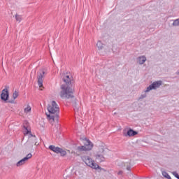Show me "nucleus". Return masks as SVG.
<instances>
[{
	"instance_id": "1",
	"label": "nucleus",
	"mask_w": 179,
	"mask_h": 179,
	"mask_svg": "<svg viewBox=\"0 0 179 179\" xmlns=\"http://www.w3.org/2000/svg\"><path fill=\"white\" fill-rule=\"evenodd\" d=\"M48 111L49 113H46V115L50 122L58 121L59 117V106H58L55 101H52L51 103L48 104Z\"/></svg>"
},
{
	"instance_id": "2",
	"label": "nucleus",
	"mask_w": 179,
	"mask_h": 179,
	"mask_svg": "<svg viewBox=\"0 0 179 179\" xmlns=\"http://www.w3.org/2000/svg\"><path fill=\"white\" fill-rule=\"evenodd\" d=\"M24 129L26 130L24 135H29L28 140L24 144L25 149L29 150L30 149H33V146L34 145L38 146L39 143L37 142V137L35 135L31 134V131L29 130L27 125H24Z\"/></svg>"
},
{
	"instance_id": "3",
	"label": "nucleus",
	"mask_w": 179,
	"mask_h": 179,
	"mask_svg": "<svg viewBox=\"0 0 179 179\" xmlns=\"http://www.w3.org/2000/svg\"><path fill=\"white\" fill-rule=\"evenodd\" d=\"M61 91L59 92V96L61 99L65 100H69L71 99H75L73 96V89L69 85H62L60 86Z\"/></svg>"
},
{
	"instance_id": "4",
	"label": "nucleus",
	"mask_w": 179,
	"mask_h": 179,
	"mask_svg": "<svg viewBox=\"0 0 179 179\" xmlns=\"http://www.w3.org/2000/svg\"><path fill=\"white\" fill-rule=\"evenodd\" d=\"M81 159L84 163H85L86 165L88 166V167H91V169H94L95 170H97V169H100V170H104L101 168H100V166L99 164H96L92 158L89 156H83L81 157Z\"/></svg>"
},
{
	"instance_id": "5",
	"label": "nucleus",
	"mask_w": 179,
	"mask_h": 179,
	"mask_svg": "<svg viewBox=\"0 0 179 179\" xmlns=\"http://www.w3.org/2000/svg\"><path fill=\"white\" fill-rule=\"evenodd\" d=\"M86 143L84 145L78 146L76 150L78 152H90L93 149V143H92L90 140L85 138Z\"/></svg>"
},
{
	"instance_id": "6",
	"label": "nucleus",
	"mask_w": 179,
	"mask_h": 179,
	"mask_svg": "<svg viewBox=\"0 0 179 179\" xmlns=\"http://www.w3.org/2000/svg\"><path fill=\"white\" fill-rule=\"evenodd\" d=\"M106 150H107L106 148L104 147H101L99 149V151L96 155H95L94 157L98 162H105L106 161V157H104V155H106Z\"/></svg>"
},
{
	"instance_id": "7",
	"label": "nucleus",
	"mask_w": 179,
	"mask_h": 179,
	"mask_svg": "<svg viewBox=\"0 0 179 179\" xmlns=\"http://www.w3.org/2000/svg\"><path fill=\"white\" fill-rule=\"evenodd\" d=\"M62 76L63 82L66 83L63 85H65L66 86H71V85H72V82H73V77H72V75L68 73H64Z\"/></svg>"
},
{
	"instance_id": "8",
	"label": "nucleus",
	"mask_w": 179,
	"mask_h": 179,
	"mask_svg": "<svg viewBox=\"0 0 179 179\" xmlns=\"http://www.w3.org/2000/svg\"><path fill=\"white\" fill-rule=\"evenodd\" d=\"M162 85H163V81H155L147 87L146 90L145 91V93H148V92H150V90H155V89L160 87Z\"/></svg>"
},
{
	"instance_id": "9",
	"label": "nucleus",
	"mask_w": 179,
	"mask_h": 179,
	"mask_svg": "<svg viewBox=\"0 0 179 179\" xmlns=\"http://www.w3.org/2000/svg\"><path fill=\"white\" fill-rule=\"evenodd\" d=\"M49 149L55 153H60V156H66V151L62 150L61 148L55 147V145H50Z\"/></svg>"
},
{
	"instance_id": "10",
	"label": "nucleus",
	"mask_w": 179,
	"mask_h": 179,
	"mask_svg": "<svg viewBox=\"0 0 179 179\" xmlns=\"http://www.w3.org/2000/svg\"><path fill=\"white\" fill-rule=\"evenodd\" d=\"M33 157V155L31 153H29L25 157L20 160L17 164V167H20V166H23V164H25L26 162L29 160V159H31Z\"/></svg>"
},
{
	"instance_id": "11",
	"label": "nucleus",
	"mask_w": 179,
	"mask_h": 179,
	"mask_svg": "<svg viewBox=\"0 0 179 179\" xmlns=\"http://www.w3.org/2000/svg\"><path fill=\"white\" fill-rule=\"evenodd\" d=\"M123 135L124 136H129L131 138V136H135V135H138V132L135 131L132 129H129L128 131L127 129L123 130Z\"/></svg>"
},
{
	"instance_id": "12",
	"label": "nucleus",
	"mask_w": 179,
	"mask_h": 179,
	"mask_svg": "<svg viewBox=\"0 0 179 179\" xmlns=\"http://www.w3.org/2000/svg\"><path fill=\"white\" fill-rule=\"evenodd\" d=\"M44 75H45V71H42V73H40L38 76H37V83H38V85L39 86L40 88L41 87H44L43 86V78H44Z\"/></svg>"
},
{
	"instance_id": "13",
	"label": "nucleus",
	"mask_w": 179,
	"mask_h": 179,
	"mask_svg": "<svg viewBox=\"0 0 179 179\" xmlns=\"http://www.w3.org/2000/svg\"><path fill=\"white\" fill-rule=\"evenodd\" d=\"M1 99L3 101H7L8 99H9V90L7 88H5L2 90L1 94Z\"/></svg>"
},
{
	"instance_id": "14",
	"label": "nucleus",
	"mask_w": 179,
	"mask_h": 179,
	"mask_svg": "<svg viewBox=\"0 0 179 179\" xmlns=\"http://www.w3.org/2000/svg\"><path fill=\"white\" fill-rule=\"evenodd\" d=\"M146 57L145 56H140L137 58V62L139 65H143L145 62H146Z\"/></svg>"
},
{
	"instance_id": "15",
	"label": "nucleus",
	"mask_w": 179,
	"mask_h": 179,
	"mask_svg": "<svg viewBox=\"0 0 179 179\" xmlns=\"http://www.w3.org/2000/svg\"><path fill=\"white\" fill-rule=\"evenodd\" d=\"M96 47H97L98 50H101L102 48H104V44H103V43H101V41H99L96 43Z\"/></svg>"
},
{
	"instance_id": "16",
	"label": "nucleus",
	"mask_w": 179,
	"mask_h": 179,
	"mask_svg": "<svg viewBox=\"0 0 179 179\" xmlns=\"http://www.w3.org/2000/svg\"><path fill=\"white\" fill-rule=\"evenodd\" d=\"M31 111V107L29 105L24 109V112L25 114H29Z\"/></svg>"
},
{
	"instance_id": "17",
	"label": "nucleus",
	"mask_w": 179,
	"mask_h": 179,
	"mask_svg": "<svg viewBox=\"0 0 179 179\" xmlns=\"http://www.w3.org/2000/svg\"><path fill=\"white\" fill-rule=\"evenodd\" d=\"M162 176L165 178L171 179V177L170 176V175H169V173L167 172H166V171H162Z\"/></svg>"
},
{
	"instance_id": "18",
	"label": "nucleus",
	"mask_w": 179,
	"mask_h": 179,
	"mask_svg": "<svg viewBox=\"0 0 179 179\" xmlns=\"http://www.w3.org/2000/svg\"><path fill=\"white\" fill-rule=\"evenodd\" d=\"M15 20H16V22H18V23H20V22H22V16L16 14Z\"/></svg>"
},
{
	"instance_id": "19",
	"label": "nucleus",
	"mask_w": 179,
	"mask_h": 179,
	"mask_svg": "<svg viewBox=\"0 0 179 179\" xmlns=\"http://www.w3.org/2000/svg\"><path fill=\"white\" fill-rule=\"evenodd\" d=\"M18 96H19V92H17V91H15L13 94V99L15 100V99H17Z\"/></svg>"
},
{
	"instance_id": "20",
	"label": "nucleus",
	"mask_w": 179,
	"mask_h": 179,
	"mask_svg": "<svg viewBox=\"0 0 179 179\" xmlns=\"http://www.w3.org/2000/svg\"><path fill=\"white\" fill-rule=\"evenodd\" d=\"M172 24L173 26H175V27L179 26V18L175 20Z\"/></svg>"
},
{
	"instance_id": "21",
	"label": "nucleus",
	"mask_w": 179,
	"mask_h": 179,
	"mask_svg": "<svg viewBox=\"0 0 179 179\" xmlns=\"http://www.w3.org/2000/svg\"><path fill=\"white\" fill-rule=\"evenodd\" d=\"M147 96L148 95L146 94V93L143 94L140 96V97L138 98V100H142L143 99H146Z\"/></svg>"
},
{
	"instance_id": "22",
	"label": "nucleus",
	"mask_w": 179,
	"mask_h": 179,
	"mask_svg": "<svg viewBox=\"0 0 179 179\" xmlns=\"http://www.w3.org/2000/svg\"><path fill=\"white\" fill-rule=\"evenodd\" d=\"M172 174H173V176H174V177H176V178L179 179V176H178V173L177 172H176V171L172 172Z\"/></svg>"
},
{
	"instance_id": "23",
	"label": "nucleus",
	"mask_w": 179,
	"mask_h": 179,
	"mask_svg": "<svg viewBox=\"0 0 179 179\" xmlns=\"http://www.w3.org/2000/svg\"><path fill=\"white\" fill-rule=\"evenodd\" d=\"M74 110L76 113L79 110V108L76 106V103H74Z\"/></svg>"
},
{
	"instance_id": "24",
	"label": "nucleus",
	"mask_w": 179,
	"mask_h": 179,
	"mask_svg": "<svg viewBox=\"0 0 179 179\" xmlns=\"http://www.w3.org/2000/svg\"><path fill=\"white\" fill-rule=\"evenodd\" d=\"M127 170H131V166H129V164H127Z\"/></svg>"
},
{
	"instance_id": "25",
	"label": "nucleus",
	"mask_w": 179,
	"mask_h": 179,
	"mask_svg": "<svg viewBox=\"0 0 179 179\" xmlns=\"http://www.w3.org/2000/svg\"><path fill=\"white\" fill-rule=\"evenodd\" d=\"M122 171H120L118 173H117V175L118 176H122Z\"/></svg>"
},
{
	"instance_id": "26",
	"label": "nucleus",
	"mask_w": 179,
	"mask_h": 179,
	"mask_svg": "<svg viewBox=\"0 0 179 179\" xmlns=\"http://www.w3.org/2000/svg\"><path fill=\"white\" fill-rule=\"evenodd\" d=\"M26 125H27V122H25Z\"/></svg>"
},
{
	"instance_id": "27",
	"label": "nucleus",
	"mask_w": 179,
	"mask_h": 179,
	"mask_svg": "<svg viewBox=\"0 0 179 179\" xmlns=\"http://www.w3.org/2000/svg\"><path fill=\"white\" fill-rule=\"evenodd\" d=\"M10 103H13V101H10Z\"/></svg>"
},
{
	"instance_id": "28",
	"label": "nucleus",
	"mask_w": 179,
	"mask_h": 179,
	"mask_svg": "<svg viewBox=\"0 0 179 179\" xmlns=\"http://www.w3.org/2000/svg\"><path fill=\"white\" fill-rule=\"evenodd\" d=\"M40 90H43V89H41Z\"/></svg>"
}]
</instances>
